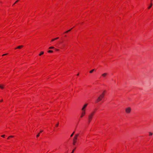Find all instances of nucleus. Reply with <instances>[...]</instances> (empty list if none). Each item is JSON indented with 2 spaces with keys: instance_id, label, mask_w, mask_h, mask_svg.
I'll return each instance as SVG.
<instances>
[{
  "instance_id": "obj_31",
  "label": "nucleus",
  "mask_w": 153,
  "mask_h": 153,
  "mask_svg": "<svg viewBox=\"0 0 153 153\" xmlns=\"http://www.w3.org/2000/svg\"><path fill=\"white\" fill-rule=\"evenodd\" d=\"M3 101V100H1L0 101V102H2Z\"/></svg>"
},
{
  "instance_id": "obj_2",
  "label": "nucleus",
  "mask_w": 153,
  "mask_h": 153,
  "mask_svg": "<svg viewBox=\"0 0 153 153\" xmlns=\"http://www.w3.org/2000/svg\"><path fill=\"white\" fill-rule=\"evenodd\" d=\"M79 135V134H77L75 135V136L74 137L73 140V144L74 145H75L76 143V140L77 139V137Z\"/></svg>"
},
{
  "instance_id": "obj_18",
  "label": "nucleus",
  "mask_w": 153,
  "mask_h": 153,
  "mask_svg": "<svg viewBox=\"0 0 153 153\" xmlns=\"http://www.w3.org/2000/svg\"><path fill=\"white\" fill-rule=\"evenodd\" d=\"M59 125V122H58L57 123L56 125V127H57Z\"/></svg>"
},
{
  "instance_id": "obj_4",
  "label": "nucleus",
  "mask_w": 153,
  "mask_h": 153,
  "mask_svg": "<svg viewBox=\"0 0 153 153\" xmlns=\"http://www.w3.org/2000/svg\"><path fill=\"white\" fill-rule=\"evenodd\" d=\"M131 108L128 107L126 108L125 110L127 113H129L131 111Z\"/></svg>"
},
{
  "instance_id": "obj_28",
  "label": "nucleus",
  "mask_w": 153,
  "mask_h": 153,
  "mask_svg": "<svg viewBox=\"0 0 153 153\" xmlns=\"http://www.w3.org/2000/svg\"><path fill=\"white\" fill-rule=\"evenodd\" d=\"M55 50L56 51H59V50L58 49H55Z\"/></svg>"
},
{
  "instance_id": "obj_8",
  "label": "nucleus",
  "mask_w": 153,
  "mask_h": 153,
  "mask_svg": "<svg viewBox=\"0 0 153 153\" xmlns=\"http://www.w3.org/2000/svg\"><path fill=\"white\" fill-rule=\"evenodd\" d=\"M23 45H20L18 46V47L16 48H15V49H20L23 48Z\"/></svg>"
},
{
  "instance_id": "obj_32",
  "label": "nucleus",
  "mask_w": 153,
  "mask_h": 153,
  "mask_svg": "<svg viewBox=\"0 0 153 153\" xmlns=\"http://www.w3.org/2000/svg\"><path fill=\"white\" fill-rule=\"evenodd\" d=\"M10 138V137H9V136L7 138V139H8Z\"/></svg>"
},
{
  "instance_id": "obj_5",
  "label": "nucleus",
  "mask_w": 153,
  "mask_h": 153,
  "mask_svg": "<svg viewBox=\"0 0 153 153\" xmlns=\"http://www.w3.org/2000/svg\"><path fill=\"white\" fill-rule=\"evenodd\" d=\"M88 105V104H85L83 107L82 108V111H85V108Z\"/></svg>"
},
{
  "instance_id": "obj_6",
  "label": "nucleus",
  "mask_w": 153,
  "mask_h": 153,
  "mask_svg": "<svg viewBox=\"0 0 153 153\" xmlns=\"http://www.w3.org/2000/svg\"><path fill=\"white\" fill-rule=\"evenodd\" d=\"M85 111H82L81 114V117H83V116L85 115Z\"/></svg>"
},
{
  "instance_id": "obj_21",
  "label": "nucleus",
  "mask_w": 153,
  "mask_h": 153,
  "mask_svg": "<svg viewBox=\"0 0 153 153\" xmlns=\"http://www.w3.org/2000/svg\"><path fill=\"white\" fill-rule=\"evenodd\" d=\"M5 135H2L1 136L2 137H5Z\"/></svg>"
},
{
  "instance_id": "obj_16",
  "label": "nucleus",
  "mask_w": 153,
  "mask_h": 153,
  "mask_svg": "<svg viewBox=\"0 0 153 153\" xmlns=\"http://www.w3.org/2000/svg\"><path fill=\"white\" fill-rule=\"evenodd\" d=\"M49 49H54V47H50L49 48Z\"/></svg>"
},
{
  "instance_id": "obj_35",
  "label": "nucleus",
  "mask_w": 153,
  "mask_h": 153,
  "mask_svg": "<svg viewBox=\"0 0 153 153\" xmlns=\"http://www.w3.org/2000/svg\"><path fill=\"white\" fill-rule=\"evenodd\" d=\"M152 0H151V2H152ZM151 3H152V2H151Z\"/></svg>"
},
{
  "instance_id": "obj_29",
  "label": "nucleus",
  "mask_w": 153,
  "mask_h": 153,
  "mask_svg": "<svg viewBox=\"0 0 153 153\" xmlns=\"http://www.w3.org/2000/svg\"><path fill=\"white\" fill-rule=\"evenodd\" d=\"M43 131L42 130L39 133H40L42 132H43Z\"/></svg>"
},
{
  "instance_id": "obj_10",
  "label": "nucleus",
  "mask_w": 153,
  "mask_h": 153,
  "mask_svg": "<svg viewBox=\"0 0 153 153\" xmlns=\"http://www.w3.org/2000/svg\"><path fill=\"white\" fill-rule=\"evenodd\" d=\"M95 70V69H92V70H91L90 72H89V73H93V72Z\"/></svg>"
},
{
  "instance_id": "obj_14",
  "label": "nucleus",
  "mask_w": 153,
  "mask_h": 153,
  "mask_svg": "<svg viewBox=\"0 0 153 153\" xmlns=\"http://www.w3.org/2000/svg\"><path fill=\"white\" fill-rule=\"evenodd\" d=\"M74 133H75V131H74L71 134V136H70V137H72L73 136Z\"/></svg>"
},
{
  "instance_id": "obj_17",
  "label": "nucleus",
  "mask_w": 153,
  "mask_h": 153,
  "mask_svg": "<svg viewBox=\"0 0 153 153\" xmlns=\"http://www.w3.org/2000/svg\"><path fill=\"white\" fill-rule=\"evenodd\" d=\"M48 53H52L53 52V51L51 50H49L48 51Z\"/></svg>"
},
{
  "instance_id": "obj_20",
  "label": "nucleus",
  "mask_w": 153,
  "mask_h": 153,
  "mask_svg": "<svg viewBox=\"0 0 153 153\" xmlns=\"http://www.w3.org/2000/svg\"><path fill=\"white\" fill-rule=\"evenodd\" d=\"M7 54H8V53H6V54H3V55H2V56H5V55H7Z\"/></svg>"
},
{
  "instance_id": "obj_1",
  "label": "nucleus",
  "mask_w": 153,
  "mask_h": 153,
  "mask_svg": "<svg viewBox=\"0 0 153 153\" xmlns=\"http://www.w3.org/2000/svg\"><path fill=\"white\" fill-rule=\"evenodd\" d=\"M104 96V94H101L100 96H99L97 100H96V103H97L100 101L101 100H102V98Z\"/></svg>"
},
{
  "instance_id": "obj_7",
  "label": "nucleus",
  "mask_w": 153,
  "mask_h": 153,
  "mask_svg": "<svg viewBox=\"0 0 153 153\" xmlns=\"http://www.w3.org/2000/svg\"><path fill=\"white\" fill-rule=\"evenodd\" d=\"M108 75L107 73H104L102 74V76L104 78H105L106 77V76Z\"/></svg>"
},
{
  "instance_id": "obj_9",
  "label": "nucleus",
  "mask_w": 153,
  "mask_h": 153,
  "mask_svg": "<svg viewBox=\"0 0 153 153\" xmlns=\"http://www.w3.org/2000/svg\"><path fill=\"white\" fill-rule=\"evenodd\" d=\"M4 85L0 84V88L1 89H3L4 88Z\"/></svg>"
},
{
  "instance_id": "obj_13",
  "label": "nucleus",
  "mask_w": 153,
  "mask_h": 153,
  "mask_svg": "<svg viewBox=\"0 0 153 153\" xmlns=\"http://www.w3.org/2000/svg\"><path fill=\"white\" fill-rule=\"evenodd\" d=\"M44 52L43 51H41L40 52V53L39 54V56H41L44 53Z\"/></svg>"
},
{
  "instance_id": "obj_30",
  "label": "nucleus",
  "mask_w": 153,
  "mask_h": 153,
  "mask_svg": "<svg viewBox=\"0 0 153 153\" xmlns=\"http://www.w3.org/2000/svg\"><path fill=\"white\" fill-rule=\"evenodd\" d=\"M105 91H103V92L102 94H105Z\"/></svg>"
},
{
  "instance_id": "obj_33",
  "label": "nucleus",
  "mask_w": 153,
  "mask_h": 153,
  "mask_svg": "<svg viewBox=\"0 0 153 153\" xmlns=\"http://www.w3.org/2000/svg\"><path fill=\"white\" fill-rule=\"evenodd\" d=\"M15 4V3L13 4V5H14V4Z\"/></svg>"
},
{
  "instance_id": "obj_34",
  "label": "nucleus",
  "mask_w": 153,
  "mask_h": 153,
  "mask_svg": "<svg viewBox=\"0 0 153 153\" xmlns=\"http://www.w3.org/2000/svg\"><path fill=\"white\" fill-rule=\"evenodd\" d=\"M79 75V74H77V76H78V75Z\"/></svg>"
},
{
  "instance_id": "obj_26",
  "label": "nucleus",
  "mask_w": 153,
  "mask_h": 153,
  "mask_svg": "<svg viewBox=\"0 0 153 153\" xmlns=\"http://www.w3.org/2000/svg\"><path fill=\"white\" fill-rule=\"evenodd\" d=\"M59 39V37H57V38H55V39H55V40L57 39Z\"/></svg>"
},
{
  "instance_id": "obj_23",
  "label": "nucleus",
  "mask_w": 153,
  "mask_h": 153,
  "mask_svg": "<svg viewBox=\"0 0 153 153\" xmlns=\"http://www.w3.org/2000/svg\"><path fill=\"white\" fill-rule=\"evenodd\" d=\"M9 137H10H10H11V138L13 137H14V136H9Z\"/></svg>"
},
{
  "instance_id": "obj_3",
  "label": "nucleus",
  "mask_w": 153,
  "mask_h": 153,
  "mask_svg": "<svg viewBox=\"0 0 153 153\" xmlns=\"http://www.w3.org/2000/svg\"><path fill=\"white\" fill-rule=\"evenodd\" d=\"M95 112H91V113H90L88 116V120H91L92 117L94 114Z\"/></svg>"
},
{
  "instance_id": "obj_27",
  "label": "nucleus",
  "mask_w": 153,
  "mask_h": 153,
  "mask_svg": "<svg viewBox=\"0 0 153 153\" xmlns=\"http://www.w3.org/2000/svg\"><path fill=\"white\" fill-rule=\"evenodd\" d=\"M55 40V39H52L51 40V41L52 42V41H54V40Z\"/></svg>"
},
{
  "instance_id": "obj_12",
  "label": "nucleus",
  "mask_w": 153,
  "mask_h": 153,
  "mask_svg": "<svg viewBox=\"0 0 153 153\" xmlns=\"http://www.w3.org/2000/svg\"><path fill=\"white\" fill-rule=\"evenodd\" d=\"M72 29V28L71 29H70V30H68L67 31H66V32H65V33H68V32H70V31H71V30Z\"/></svg>"
},
{
  "instance_id": "obj_11",
  "label": "nucleus",
  "mask_w": 153,
  "mask_h": 153,
  "mask_svg": "<svg viewBox=\"0 0 153 153\" xmlns=\"http://www.w3.org/2000/svg\"><path fill=\"white\" fill-rule=\"evenodd\" d=\"M152 3H151L150 4V5L148 7V8L149 9L152 7Z\"/></svg>"
},
{
  "instance_id": "obj_25",
  "label": "nucleus",
  "mask_w": 153,
  "mask_h": 153,
  "mask_svg": "<svg viewBox=\"0 0 153 153\" xmlns=\"http://www.w3.org/2000/svg\"><path fill=\"white\" fill-rule=\"evenodd\" d=\"M91 121V120H90H90H88V124H89V123H90V122Z\"/></svg>"
},
{
  "instance_id": "obj_19",
  "label": "nucleus",
  "mask_w": 153,
  "mask_h": 153,
  "mask_svg": "<svg viewBox=\"0 0 153 153\" xmlns=\"http://www.w3.org/2000/svg\"><path fill=\"white\" fill-rule=\"evenodd\" d=\"M40 133H39L37 135H36V137H39V135H40Z\"/></svg>"
},
{
  "instance_id": "obj_24",
  "label": "nucleus",
  "mask_w": 153,
  "mask_h": 153,
  "mask_svg": "<svg viewBox=\"0 0 153 153\" xmlns=\"http://www.w3.org/2000/svg\"><path fill=\"white\" fill-rule=\"evenodd\" d=\"M19 1V0H17L15 2V3H17Z\"/></svg>"
},
{
  "instance_id": "obj_15",
  "label": "nucleus",
  "mask_w": 153,
  "mask_h": 153,
  "mask_svg": "<svg viewBox=\"0 0 153 153\" xmlns=\"http://www.w3.org/2000/svg\"><path fill=\"white\" fill-rule=\"evenodd\" d=\"M149 135L150 136H152L153 134V133H152L151 132H149Z\"/></svg>"
},
{
  "instance_id": "obj_22",
  "label": "nucleus",
  "mask_w": 153,
  "mask_h": 153,
  "mask_svg": "<svg viewBox=\"0 0 153 153\" xmlns=\"http://www.w3.org/2000/svg\"><path fill=\"white\" fill-rule=\"evenodd\" d=\"M76 149V148H75L73 151H72V152L71 153H74V150H75V149Z\"/></svg>"
}]
</instances>
